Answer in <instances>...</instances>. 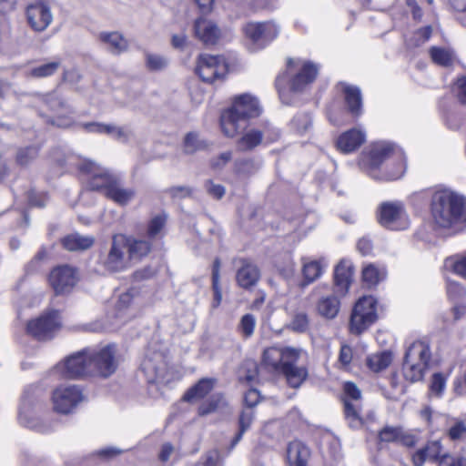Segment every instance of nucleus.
Returning a JSON list of instances; mask_svg holds the SVG:
<instances>
[{"instance_id": "nucleus-1", "label": "nucleus", "mask_w": 466, "mask_h": 466, "mask_svg": "<svg viewBox=\"0 0 466 466\" xmlns=\"http://www.w3.org/2000/svg\"><path fill=\"white\" fill-rule=\"evenodd\" d=\"M431 215L441 228H448L466 219V201L449 189L436 191L431 198Z\"/></svg>"}, {"instance_id": "nucleus-2", "label": "nucleus", "mask_w": 466, "mask_h": 466, "mask_svg": "<svg viewBox=\"0 0 466 466\" xmlns=\"http://www.w3.org/2000/svg\"><path fill=\"white\" fill-rule=\"evenodd\" d=\"M392 154H394L393 147L389 143H380L373 147L370 155V176L376 179L391 181L400 178L405 171V163L402 156L398 154L396 163H393L394 168L389 171L388 168L381 176L376 174L377 168Z\"/></svg>"}, {"instance_id": "nucleus-3", "label": "nucleus", "mask_w": 466, "mask_h": 466, "mask_svg": "<svg viewBox=\"0 0 466 466\" xmlns=\"http://www.w3.org/2000/svg\"><path fill=\"white\" fill-rule=\"evenodd\" d=\"M126 235L116 234L112 237L108 250L99 257V264L105 270L115 273L131 267L127 253Z\"/></svg>"}, {"instance_id": "nucleus-4", "label": "nucleus", "mask_w": 466, "mask_h": 466, "mask_svg": "<svg viewBox=\"0 0 466 466\" xmlns=\"http://www.w3.org/2000/svg\"><path fill=\"white\" fill-rule=\"evenodd\" d=\"M377 300L372 296H364L355 304L350 322L353 334H360L377 319Z\"/></svg>"}, {"instance_id": "nucleus-5", "label": "nucleus", "mask_w": 466, "mask_h": 466, "mask_svg": "<svg viewBox=\"0 0 466 466\" xmlns=\"http://www.w3.org/2000/svg\"><path fill=\"white\" fill-rule=\"evenodd\" d=\"M86 187L90 190H104L105 193L114 183L116 175L91 160H84L79 166Z\"/></svg>"}, {"instance_id": "nucleus-6", "label": "nucleus", "mask_w": 466, "mask_h": 466, "mask_svg": "<svg viewBox=\"0 0 466 466\" xmlns=\"http://www.w3.org/2000/svg\"><path fill=\"white\" fill-rule=\"evenodd\" d=\"M92 376L108 378L114 374L118 366L116 350L114 345L100 349L89 348Z\"/></svg>"}, {"instance_id": "nucleus-7", "label": "nucleus", "mask_w": 466, "mask_h": 466, "mask_svg": "<svg viewBox=\"0 0 466 466\" xmlns=\"http://www.w3.org/2000/svg\"><path fill=\"white\" fill-rule=\"evenodd\" d=\"M379 223L391 230H403L410 226L404 206L400 201L382 202L377 211Z\"/></svg>"}, {"instance_id": "nucleus-8", "label": "nucleus", "mask_w": 466, "mask_h": 466, "mask_svg": "<svg viewBox=\"0 0 466 466\" xmlns=\"http://www.w3.org/2000/svg\"><path fill=\"white\" fill-rule=\"evenodd\" d=\"M141 370L149 384H156L157 389L167 386L174 379L168 370L164 357L160 353L147 356L141 363Z\"/></svg>"}, {"instance_id": "nucleus-9", "label": "nucleus", "mask_w": 466, "mask_h": 466, "mask_svg": "<svg viewBox=\"0 0 466 466\" xmlns=\"http://www.w3.org/2000/svg\"><path fill=\"white\" fill-rule=\"evenodd\" d=\"M196 73L204 82L210 84L222 82L228 74V65L222 56L200 55L198 58Z\"/></svg>"}, {"instance_id": "nucleus-10", "label": "nucleus", "mask_w": 466, "mask_h": 466, "mask_svg": "<svg viewBox=\"0 0 466 466\" xmlns=\"http://www.w3.org/2000/svg\"><path fill=\"white\" fill-rule=\"evenodd\" d=\"M66 378L79 379L92 377L89 348L68 356L63 363L56 366Z\"/></svg>"}, {"instance_id": "nucleus-11", "label": "nucleus", "mask_w": 466, "mask_h": 466, "mask_svg": "<svg viewBox=\"0 0 466 466\" xmlns=\"http://www.w3.org/2000/svg\"><path fill=\"white\" fill-rule=\"evenodd\" d=\"M84 394L76 385H65L57 387L52 395L54 410L60 413L71 412L84 400Z\"/></svg>"}, {"instance_id": "nucleus-12", "label": "nucleus", "mask_w": 466, "mask_h": 466, "mask_svg": "<svg viewBox=\"0 0 466 466\" xmlns=\"http://www.w3.org/2000/svg\"><path fill=\"white\" fill-rule=\"evenodd\" d=\"M61 321L59 313L52 310L33 319L27 324V332L39 340H46L53 338L60 329Z\"/></svg>"}, {"instance_id": "nucleus-13", "label": "nucleus", "mask_w": 466, "mask_h": 466, "mask_svg": "<svg viewBox=\"0 0 466 466\" xmlns=\"http://www.w3.org/2000/svg\"><path fill=\"white\" fill-rule=\"evenodd\" d=\"M78 281L77 270L68 265L55 268L49 275V283L56 294L69 292Z\"/></svg>"}, {"instance_id": "nucleus-14", "label": "nucleus", "mask_w": 466, "mask_h": 466, "mask_svg": "<svg viewBox=\"0 0 466 466\" xmlns=\"http://www.w3.org/2000/svg\"><path fill=\"white\" fill-rule=\"evenodd\" d=\"M35 102L41 107H46L50 112L56 115V119L51 120L52 125L61 127H70L72 122L69 118L61 116L62 111L69 112L66 103L56 93H49L45 95H36Z\"/></svg>"}, {"instance_id": "nucleus-15", "label": "nucleus", "mask_w": 466, "mask_h": 466, "mask_svg": "<svg viewBox=\"0 0 466 466\" xmlns=\"http://www.w3.org/2000/svg\"><path fill=\"white\" fill-rule=\"evenodd\" d=\"M301 353L302 350L298 348L296 357L285 362L279 372L285 377L287 383L295 389L300 387L309 375L308 369L305 366L297 364Z\"/></svg>"}, {"instance_id": "nucleus-16", "label": "nucleus", "mask_w": 466, "mask_h": 466, "mask_svg": "<svg viewBox=\"0 0 466 466\" xmlns=\"http://www.w3.org/2000/svg\"><path fill=\"white\" fill-rule=\"evenodd\" d=\"M378 441L412 447L416 444V438L401 426L385 425L378 431Z\"/></svg>"}, {"instance_id": "nucleus-17", "label": "nucleus", "mask_w": 466, "mask_h": 466, "mask_svg": "<svg viewBox=\"0 0 466 466\" xmlns=\"http://www.w3.org/2000/svg\"><path fill=\"white\" fill-rule=\"evenodd\" d=\"M298 348L278 347L268 348L263 353V362L273 371L279 372L282 365L289 360L296 357Z\"/></svg>"}, {"instance_id": "nucleus-18", "label": "nucleus", "mask_w": 466, "mask_h": 466, "mask_svg": "<svg viewBox=\"0 0 466 466\" xmlns=\"http://www.w3.org/2000/svg\"><path fill=\"white\" fill-rule=\"evenodd\" d=\"M27 20L35 31H44L53 21L50 7L45 3L38 2L30 5L26 11Z\"/></svg>"}, {"instance_id": "nucleus-19", "label": "nucleus", "mask_w": 466, "mask_h": 466, "mask_svg": "<svg viewBox=\"0 0 466 466\" xmlns=\"http://www.w3.org/2000/svg\"><path fill=\"white\" fill-rule=\"evenodd\" d=\"M138 300L139 291L135 288L122 293L116 303V317L124 320L134 318L138 312Z\"/></svg>"}, {"instance_id": "nucleus-20", "label": "nucleus", "mask_w": 466, "mask_h": 466, "mask_svg": "<svg viewBox=\"0 0 466 466\" xmlns=\"http://www.w3.org/2000/svg\"><path fill=\"white\" fill-rule=\"evenodd\" d=\"M366 141L364 130L354 127L340 134L336 140L337 149L343 154L358 150Z\"/></svg>"}, {"instance_id": "nucleus-21", "label": "nucleus", "mask_w": 466, "mask_h": 466, "mask_svg": "<svg viewBox=\"0 0 466 466\" xmlns=\"http://www.w3.org/2000/svg\"><path fill=\"white\" fill-rule=\"evenodd\" d=\"M279 28L270 22L265 23H248L244 27V32L252 42H268L273 40L279 35Z\"/></svg>"}, {"instance_id": "nucleus-22", "label": "nucleus", "mask_w": 466, "mask_h": 466, "mask_svg": "<svg viewBox=\"0 0 466 466\" xmlns=\"http://www.w3.org/2000/svg\"><path fill=\"white\" fill-rule=\"evenodd\" d=\"M194 33L204 45H215L220 37V30L211 20L200 17L195 21Z\"/></svg>"}, {"instance_id": "nucleus-23", "label": "nucleus", "mask_w": 466, "mask_h": 466, "mask_svg": "<svg viewBox=\"0 0 466 466\" xmlns=\"http://www.w3.org/2000/svg\"><path fill=\"white\" fill-rule=\"evenodd\" d=\"M431 358V351L429 343L424 340H416L407 348L403 361L421 364L429 369Z\"/></svg>"}, {"instance_id": "nucleus-24", "label": "nucleus", "mask_w": 466, "mask_h": 466, "mask_svg": "<svg viewBox=\"0 0 466 466\" xmlns=\"http://www.w3.org/2000/svg\"><path fill=\"white\" fill-rule=\"evenodd\" d=\"M248 120L232 111L230 108L221 114V130L228 137H236L240 131L246 128Z\"/></svg>"}, {"instance_id": "nucleus-25", "label": "nucleus", "mask_w": 466, "mask_h": 466, "mask_svg": "<svg viewBox=\"0 0 466 466\" xmlns=\"http://www.w3.org/2000/svg\"><path fill=\"white\" fill-rule=\"evenodd\" d=\"M230 109L240 116H243L246 120L256 117L260 114L258 101L256 97L248 94L236 97Z\"/></svg>"}, {"instance_id": "nucleus-26", "label": "nucleus", "mask_w": 466, "mask_h": 466, "mask_svg": "<svg viewBox=\"0 0 466 466\" xmlns=\"http://www.w3.org/2000/svg\"><path fill=\"white\" fill-rule=\"evenodd\" d=\"M319 72L316 65L310 62H304L300 70L290 81V88L294 92H299L311 84Z\"/></svg>"}, {"instance_id": "nucleus-27", "label": "nucleus", "mask_w": 466, "mask_h": 466, "mask_svg": "<svg viewBox=\"0 0 466 466\" xmlns=\"http://www.w3.org/2000/svg\"><path fill=\"white\" fill-rule=\"evenodd\" d=\"M353 275V268L349 261L341 260L334 271L335 292L344 296L350 288Z\"/></svg>"}, {"instance_id": "nucleus-28", "label": "nucleus", "mask_w": 466, "mask_h": 466, "mask_svg": "<svg viewBox=\"0 0 466 466\" xmlns=\"http://www.w3.org/2000/svg\"><path fill=\"white\" fill-rule=\"evenodd\" d=\"M286 457L289 466H308L310 451L301 441H294L289 443Z\"/></svg>"}, {"instance_id": "nucleus-29", "label": "nucleus", "mask_w": 466, "mask_h": 466, "mask_svg": "<svg viewBox=\"0 0 466 466\" xmlns=\"http://www.w3.org/2000/svg\"><path fill=\"white\" fill-rule=\"evenodd\" d=\"M260 279L258 268L248 261L242 260L241 267L238 269L236 279L238 284L243 289H250L254 287Z\"/></svg>"}, {"instance_id": "nucleus-30", "label": "nucleus", "mask_w": 466, "mask_h": 466, "mask_svg": "<svg viewBox=\"0 0 466 466\" xmlns=\"http://www.w3.org/2000/svg\"><path fill=\"white\" fill-rule=\"evenodd\" d=\"M441 451L442 447L440 441H430L412 455V463L414 466H422L427 461H440L443 456H441Z\"/></svg>"}, {"instance_id": "nucleus-31", "label": "nucleus", "mask_w": 466, "mask_h": 466, "mask_svg": "<svg viewBox=\"0 0 466 466\" xmlns=\"http://www.w3.org/2000/svg\"><path fill=\"white\" fill-rule=\"evenodd\" d=\"M126 240L127 242V253L131 265L147 256L151 250V244L147 240L138 239L131 236H126Z\"/></svg>"}, {"instance_id": "nucleus-32", "label": "nucleus", "mask_w": 466, "mask_h": 466, "mask_svg": "<svg viewBox=\"0 0 466 466\" xmlns=\"http://www.w3.org/2000/svg\"><path fill=\"white\" fill-rule=\"evenodd\" d=\"M98 38L106 49L114 55H119L128 47L127 39L118 32H101Z\"/></svg>"}, {"instance_id": "nucleus-33", "label": "nucleus", "mask_w": 466, "mask_h": 466, "mask_svg": "<svg viewBox=\"0 0 466 466\" xmlns=\"http://www.w3.org/2000/svg\"><path fill=\"white\" fill-rule=\"evenodd\" d=\"M106 197L120 206H126L135 197V191L131 188H125L120 185L119 177L116 176L114 183L106 192Z\"/></svg>"}, {"instance_id": "nucleus-34", "label": "nucleus", "mask_w": 466, "mask_h": 466, "mask_svg": "<svg viewBox=\"0 0 466 466\" xmlns=\"http://www.w3.org/2000/svg\"><path fill=\"white\" fill-rule=\"evenodd\" d=\"M215 380L208 378L201 379L186 391L183 400L187 402L201 400L213 390Z\"/></svg>"}, {"instance_id": "nucleus-35", "label": "nucleus", "mask_w": 466, "mask_h": 466, "mask_svg": "<svg viewBox=\"0 0 466 466\" xmlns=\"http://www.w3.org/2000/svg\"><path fill=\"white\" fill-rule=\"evenodd\" d=\"M340 308V302L336 295L321 297L316 305L318 313L328 319H334Z\"/></svg>"}, {"instance_id": "nucleus-36", "label": "nucleus", "mask_w": 466, "mask_h": 466, "mask_svg": "<svg viewBox=\"0 0 466 466\" xmlns=\"http://www.w3.org/2000/svg\"><path fill=\"white\" fill-rule=\"evenodd\" d=\"M326 265L322 260H309L302 258V274L304 281L302 286L309 285L317 280L322 274Z\"/></svg>"}, {"instance_id": "nucleus-37", "label": "nucleus", "mask_w": 466, "mask_h": 466, "mask_svg": "<svg viewBox=\"0 0 466 466\" xmlns=\"http://www.w3.org/2000/svg\"><path fill=\"white\" fill-rule=\"evenodd\" d=\"M343 92L349 111L353 116H359L362 112V97L360 89L357 86H344Z\"/></svg>"}, {"instance_id": "nucleus-38", "label": "nucleus", "mask_w": 466, "mask_h": 466, "mask_svg": "<svg viewBox=\"0 0 466 466\" xmlns=\"http://www.w3.org/2000/svg\"><path fill=\"white\" fill-rule=\"evenodd\" d=\"M94 244V238L74 233L62 239L63 247L69 251L86 250Z\"/></svg>"}, {"instance_id": "nucleus-39", "label": "nucleus", "mask_w": 466, "mask_h": 466, "mask_svg": "<svg viewBox=\"0 0 466 466\" xmlns=\"http://www.w3.org/2000/svg\"><path fill=\"white\" fill-rule=\"evenodd\" d=\"M227 406L228 402L225 397L220 393H216L200 404L198 409V414L199 416H207L208 414L223 410Z\"/></svg>"}, {"instance_id": "nucleus-40", "label": "nucleus", "mask_w": 466, "mask_h": 466, "mask_svg": "<svg viewBox=\"0 0 466 466\" xmlns=\"http://www.w3.org/2000/svg\"><path fill=\"white\" fill-rule=\"evenodd\" d=\"M391 361V353L390 351L384 350L370 355L367 358L366 363L370 370L374 372H380L388 368Z\"/></svg>"}, {"instance_id": "nucleus-41", "label": "nucleus", "mask_w": 466, "mask_h": 466, "mask_svg": "<svg viewBox=\"0 0 466 466\" xmlns=\"http://www.w3.org/2000/svg\"><path fill=\"white\" fill-rule=\"evenodd\" d=\"M263 140V133L252 128L247 131L238 140V147L241 151L251 150L260 145Z\"/></svg>"}, {"instance_id": "nucleus-42", "label": "nucleus", "mask_w": 466, "mask_h": 466, "mask_svg": "<svg viewBox=\"0 0 466 466\" xmlns=\"http://www.w3.org/2000/svg\"><path fill=\"white\" fill-rule=\"evenodd\" d=\"M428 368L423 365L414 364L413 362L403 361L402 374L406 380L410 382H418L423 380Z\"/></svg>"}, {"instance_id": "nucleus-43", "label": "nucleus", "mask_w": 466, "mask_h": 466, "mask_svg": "<svg viewBox=\"0 0 466 466\" xmlns=\"http://www.w3.org/2000/svg\"><path fill=\"white\" fill-rule=\"evenodd\" d=\"M61 66L59 59L35 66L30 69L28 76L34 78L48 77L56 74Z\"/></svg>"}, {"instance_id": "nucleus-44", "label": "nucleus", "mask_w": 466, "mask_h": 466, "mask_svg": "<svg viewBox=\"0 0 466 466\" xmlns=\"http://www.w3.org/2000/svg\"><path fill=\"white\" fill-rule=\"evenodd\" d=\"M208 147V143L200 138L196 132H189L184 139V150L187 154H193L198 150H203Z\"/></svg>"}, {"instance_id": "nucleus-45", "label": "nucleus", "mask_w": 466, "mask_h": 466, "mask_svg": "<svg viewBox=\"0 0 466 466\" xmlns=\"http://www.w3.org/2000/svg\"><path fill=\"white\" fill-rule=\"evenodd\" d=\"M254 411L252 409H245L242 410L239 419V430L235 438L232 441L231 447H235L237 443L241 440L244 432L249 429L254 420Z\"/></svg>"}, {"instance_id": "nucleus-46", "label": "nucleus", "mask_w": 466, "mask_h": 466, "mask_svg": "<svg viewBox=\"0 0 466 466\" xmlns=\"http://www.w3.org/2000/svg\"><path fill=\"white\" fill-rule=\"evenodd\" d=\"M430 55L434 63L442 66H451L454 59L453 53L451 50L442 47H431L430 49Z\"/></svg>"}, {"instance_id": "nucleus-47", "label": "nucleus", "mask_w": 466, "mask_h": 466, "mask_svg": "<svg viewBox=\"0 0 466 466\" xmlns=\"http://www.w3.org/2000/svg\"><path fill=\"white\" fill-rule=\"evenodd\" d=\"M106 135L121 143H127L133 136V131L128 127L109 124Z\"/></svg>"}, {"instance_id": "nucleus-48", "label": "nucleus", "mask_w": 466, "mask_h": 466, "mask_svg": "<svg viewBox=\"0 0 466 466\" xmlns=\"http://www.w3.org/2000/svg\"><path fill=\"white\" fill-rule=\"evenodd\" d=\"M36 147H25L19 148L15 155V162L21 167H25L34 161L38 156Z\"/></svg>"}, {"instance_id": "nucleus-49", "label": "nucleus", "mask_w": 466, "mask_h": 466, "mask_svg": "<svg viewBox=\"0 0 466 466\" xmlns=\"http://www.w3.org/2000/svg\"><path fill=\"white\" fill-rule=\"evenodd\" d=\"M444 267L451 268L457 275L466 279V255L446 258Z\"/></svg>"}, {"instance_id": "nucleus-50", "label": "nucleus", "mask_w": 466, "mask_h": 466, "mask_svg": "<svg viewBox=\"0 0 466 466\" xmlns=\"http://www.w3.org/2000/svg\"><path fill=\"white\" fill-rule=\"evenodd\" d=\"M167 222V215L165 213L154 216L147 226V236L150 238L157 237L164 228Z\"/></svg>"}, {"instance_id": "nucleus-51", "label": "nucleus", "mask_w": 466, "mask_h": 466, "mask_svg": "<svg viewBox=\"0 0 466 466\" xmlns=\"http://www.w3.org/2000/svg\"><path fill=\"white\" fill-rule=\"evenodd\" d=\"M168 63L169 61L166 56L149 53L146 55V65L149 70H163L168 66Z\"/></svg>"}, {"instance_id": "nucleus-52", "label": "nucleus", "mask_w": 466, "mask_h": 466, "mask_svg": "<svg viewBox=\"0 0 466 466\" xmlns=\"http://www.w3.org/2000/svg\"><path fill=\"white\" fill-rule=\"evenodd\" d=\"M256 327V318L252 314H245L242 316L239 324L238 330L244 338H250Z\"/></svg>"}, {"instance_id": "nucleus-53", "label": "nucleus", "mask_w": 466, "mask_h": 466, "mask_svg": "<svg viewBox=\"0 0 466 466\" xmlns=\"http://www.w3.org/2000/svg\"><path fill=\"white\" fill-rule=\"evenodd\" d=\"M381 274L380 270L373 265L365 267L362 270V279L369 286H374L380 280Z\"/></svg>"}, {"instance_id": "nucleus-54", "label": "nucleus", "mask_w": 466, "mask_h": 466, "mask_svg": "<svg viewBox=\"0 0 466 466\" xmlns=\"http://www.w3.org/2000/svg\"><path fill=\"white\" fill-rule=\"evenodd\" d=\"M291 123L299 133H304L311 126V117L308 114H299L294 116Z\"/></svg>"}, {"instance_id": "nucleus-55", "label": "nucleus", "mask_w": 466, "mask_h": 466, "mask_svg": "<svg viewBox=\"0 0 466 466\" xmlns=\"http://www.w3.org/2000/svg\"><path fill=\"white\" fill-rule=\"evenodd\" d=\"M447 294L451 299L459 301L465 297L466 290L459 283L449 281L447 284Z\"/></svg>"}, {"instance_id": "nucleus-56", "label": "nucleus", "mask_w": 466, "mask_h": 466, "mask_svg": "<svg viewBox=\"0 0 466 466\" xmlns=\"http://www.w3.org/2000/svg\"><path fill=\"white\" fill-rule=\"evenodd\" d=\"M290 327L295 331H305L309 327V318L307 314L303 312L297 313L290 323Z\"/></svg>"}, {"instance_id": "nucleus-57", "label": "nucleus", "mask_w": 466, "mask_h": 466, "mask_svg": "<svg viewBox=\"0 0 466 466\" xmlns=\"http://www.w3.org/2000/svg\"><path fill=\"white\" fill-rule=\"evenodd\" d=\"M109 124L101 122H88L81 123L80 127L87 133L104 134L106 135Z\"/></svg>"}, {"instance_id": "nucleus-58", "label": "nucleus", "mask_w": 466, "mask_h": 466, "mask_svg": "<svg viewBox=\"0 0 466 466\" xmlns=\"http://www.w3.org/2000/svg\"><path fill=\"white\" fill-rule=\"evenodd\" d=\"M451 440L457 441L466 438V425L462 421H456L448 431Z\"/></svg>"}, {"instance_id": "nucleus-59", "label": "nucleus", "mask_w": 466, "mask_h": 466, "mask_svg": "<svg viewBox=\"0 0 466 466\" xmlns=\"http://www.w3.org/2000/svg\"><path fill=\"white\" fill-rule=\"evenodd\" d=\"M446 380L441 373H435L431 382V391L436 395H441L445 389Z\"/></svg>"}, {"instance_id": "nucleus-60", "label": "nucleus", "mask_w": 466, "mask_h": 466, "mask_svg": "<svg viewBox=\"0 0 466 466\" xmlns=\"http://www.w3.org/2000/svg\"><path fill=\"white\" fill-rule=\"evenodd\" d=\"M439 466H466V458H454L449 454H443Z\"/></svg>"}, {"instance_id": "nucleus-61", "label": "nucleus", "mask_w": 466, "mask_h": 466, "mask_svg": "<svg viewBox=\"0 0 466 466\" xmlns=\"http://www.w3.org/2000/svg\"><path fill=\"white\" fill-rule=\"evenodd\" d=\"M206 190L209 195L216 198H221L225 195V187L221 185H216L211 180L205 184Z\"/></svg>"}, {"instance_id": "nucleus-62", "label": "nucleus", "mask_w": 466, "mask_h": 466, "mask_svg": "<svg viewBox=\"0 0 466 466\" xmlns=\"http://www.w3.org/2000/svg\"><path fill=\"white\" fill-rule=\"evenodd\" d=\"M344 412L350 424L359 422L360 417L355 406L347 400H344Z\"/></svg>"}, {"instance_id": "nucleus-63", "label": "nucleus", "mask_w": 466, "mask_h": 466, "mask_svg": "<svg viewBox=\"0 0 466 466\" xmlns=\"http://www.w3.org/2000/svg\"><path fill=\"white\" fill-rule=\"evenodd\" d=\"M259 401V392L255 389L248 390L244 396V402L247 409H252Z\"/></svg>"}, {"instance_id": "nucleus-64", "label": "nucleus", "mask_w": 466, "mask_h": 466, "mask_svg": "<svg viewBox=\"0 0 466 466\" xmlns=\"http://www.w3.org/2000/svg\"><path fill=\"white\" fill-rule=\"evenodd\" d=\"M457 96L461 103L466 105V77L459 78L456 83Z\"/></svg>"}]
</instances>
